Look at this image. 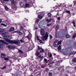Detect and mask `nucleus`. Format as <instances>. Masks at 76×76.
Wrapping results in <instances>:
<instances>
[{"label": "nucleus", "instance_id": "1a4fd4ad", "mask_svg": "<svg viewBox=\"0 0 76 76\" xmlns=\"http://www.w3.org/2000/svg\"><path fill=\"white\" fill-rule=\"evenodd\" d=\"M46 20L47 21V22H48V23H49V22H51V20H52V19L50 18V19L49 20L47 18H46Z\"/></svg>", "mask_w": 76, "mask_h": 76}, {"label": "nucleus", "instance_id": "58836bf2", "mask_svg": "<svg viewBox=\"0 0 76 76\" xmlns=\"http://www.w3.org/2000/svg\"><path fill=\"white\" fill-rule=\"evenodd\" d=\"M41 48L39 47V46H38V50H41V49H42Z\"/></svg>", "mask_w": 76, "mask_h": 76}, {"label": "nucleus", "instance_id": "bf43d9fd", "mask_svg": "<svg viewBox=\"0 0 76 76\" xmlns=\"http://www.w3.org/2000/svg\"><path fill=\"white\" fill-rule=\"evenodd\" d=\"M18 32V31H14V33H15V32Z\"/></svg>", "mask_w": 76, "mask_h": 76}, {"label": "nucleus", "instance_id": "393cba45", "mask_svg": "<svg viewBox=\"0 0 76 76\" xmlns=\"http://www.w3.org/2000/svg\"><path fill=\"white\" fill-rule=\"evenodd\" d=\"M76 37V34H75L73 36L72 38L73 39H74V38H75Z\"/></svg>", "mask_w": 76, "mask_h": 76}, {"label": "nucleus", "instance_id": "13d9d810", "mask_svg": "<svg viewBox=\"0 0 76 76\" xmlns=\"http://www.w3.org/2000/svg\"><path fill=\"white\" fill-rule=\"evenodd\" d=\"M41 57V56L40 55L39 56V58H40V57Z\"/></svg>", "mask_w": 76, "mask_h": 76}, {"label": "nucleus", "instance_id": "4d7b16f0", "mask_svg": "<svg viewBox=\"0 0 76 76\" xmlns=\"http://www.w3.org/2000/svg\"><path fill=\"white\" fill-rule=\"evenodd\" d=\"M51 24H48V26H50V25Z\"/></svg>", "mask_w": 76, "mask_h": 76}, {"label": "nucleus", "instance_id": "4468645a", "mask_svg": "<svg viewBox=\"0 0 76 76\" xmlns=\"http://www.w3.org/2000/svg\"><path fill=\"white\" fill-rule=\"evenodd\" d=\"M7 47L9 48H10V49H13L14 48V47L13 46H11L10 45L8 46H7Z\"/></svg>", "mask_w": 76, "mask_h": 76}, {"label": "nucleus", "instance_id": "20e7f679", "mask_svg": "<svg viewBox=\"0 0 76 76\" xmlns=\"http://www.w3.org/2000/svg\"><path fill=\"white\" fill-rule=\"evenodd\" d=\"M48 32H47L44 37H42V39L43 41H45V40L48 39Z\"/></svg>", "mask_w": 76, "mask_h": 76}, {"label": "nucleus", "instance_id": "5fc2aeb1", "mask_svg": "<svg viewBox=\"0 0 76 76\" xmlns=\"http://www.w3.org/2000/svg\"><path fill=\"white\" fill-rule=\"evenodd\" d=\"M37 39H38V38H39V37H38V36H37Z\"/></svg>", "mask_w": 76, "mask_h": 76}, {"label": "nucleus", "instance_id": "09e8293b", "mask_svg": "<svg viewBox=\"0 0 76 76\" xmlns=\"http://www.w3.org/2000/svg\"><path fill=\"white\" fill-rule=\"evenodd\" d=\"M42 23V22H40L39 23V25H41Z\"/></svg>", "mask_w": 76, "mask_h": 76}, {"label": "nucleus", "instance_id": "3c124183", "mask_svg": "<svg viewBox=\"0 0 76 76\" xmlns=\"http://www.w3.org/2000/svg\"><path fill=\"white\" fill-rule=\"evenodd\" d=\"M45 61H47V59L46 58H45L44 59Z\"/></svg>", "mask_w": 76, "mask_h": 76}, {"label": "nucleus", "instance_id": "603ef678", "mask_svg": "<svg viewBox=\"0 0 76 76\" xmlns=\"http://www.w3.org/2000/svg\"><path fill=\"white\" fill-rule=\"evenodd\" d=\"M42 49V52H44V49Z\"/></svg>", "mask_w": 76, "mask_h": 76}, {"label": "nucleus", "instance_id": "39448f33", "mask_svg": "<svg viewBox=\"0 0 76 76\" xmlns=\"http://www.w3.org/2000/svg\"><path fill=\"white\" fill-rule=\"evenodd\" d=\"M3 43L4 44H8V43H7L6 42H5V41H4V40H2L0 41V50H2V49H3V46L1 45H3Z\"/></svg>", "mask_w": 76, "mask_h": 76}, {"label": "nucleus", "instance_id": "0eeeda50", "mask_svg": "<svg viewBox=\"0 0 76 76\" xmlns=\"http://www.w3.org/2000/svg\"><path fill=\"white\" fill-rule=\"evenodd\" d=\"M42 36H43L45 35V31L43 29H41V32H40Z\"/></svg>", "mask_w": 76, "mask_h": 76}, {"label": "nucleus", "instance_id": "6ab92c4d", "mask_svg": "<svg viewBox=\"0 0 76 76\" xmlns=\"http://www.w3.org/2000/svg\"><path fill=\"white\" fill-rule=\"evenodd\" d=\"M38 17L39 19H42V15H38Z\"/></svg>", "mask_w": 76, "mask_h": 76}, {"label": "nucleus", "instance_id": "ea45409f", "mask_svg": "<svg viewBox=\"0 0 76 76\" xmlns=\"http://www.w3.org/2000/svg\"><path fill=\"white\" fill-rule=\"evenodd\" d=\"M39 21V19H37V23H38Z\"/></svg>", "mask_w": 76, "mask_h": 76}, {"label": "nucleus", "instance_id": "2f4dec72", "mask_svg": "<svg viewBox=\"0 0 76 76\" xmlns=\"http://www.w3.org/2000/svg\"><path fill=\"white\" fill-rule=\"evenodd\" d=\"M1 25H3V26H5V27H6V26H7L5 24H3V23H1Z\"/></svg>", "mask_w": 76, "mask_h": 76}, {"label": "nucleus", "instance_id": "9b49d317", "mask_svg": "<svg viewBox=\"0 0 76 76\" xmlns=\"http://www.w3.org/2000/svg\"><path fill=\"white\" fill-rule=\"evenodd\" d=\"M4 7L6 11H8L9 10V8H8V7H7V6H4Z\"/></svg>", "mask_w": 76, "mask_h": 76}, {"label": "nucleus", "instance_id": "6e6d98bb", "mask_svg": "<svg viewBox=\"0 0 76 76\" xmlns=\"http://www.w3.org/2000/svg\"><path fill=\"white\" fill-rule=\"evenodd\" d=\"M13 10H16V9L14 8Z\"/></svg>", "mask_w": 76, "mask_h": 76}, {"label": "nucleus", "instance_id": "f3484780", "mask_svg": "<svg viewBox=\"0 0 76 76\" xmlns=\"http://www.w3.org/2000/svg\"><path fill=\"white\" fill-rule=\"evenodd\" d=\"M37 40H38V41H39V42L40 43V44H41V43H42V41L41 39H40L38 38L37 39Z\"/></svg>", "mask_w": 76, "mask_h": 76}, {"label": "nucleus", "instance_id": "aec40b11", "mask_svg": "<svg viewBox=\"0 0 76 76\" xmlns=\"http://www.w3.org/2000/svg\"><path fill=\"white\" fill-rule=\"evenodd\" d=\"M18 34L19 35H22L23 34L21 32L19 31L18 32Z\"/></svg>", "mask_w": 76, "mask_h": 76}, {"label": "nucleus", "instance_id": "7c9ffc66", "mask_svg": "<svg viewBox=\"0 0 76 76\" xmlns=\"http://www.w3.org/2000/svg\"><path fill=\"white\" fill-rule=\"evenodd\" d=\"M48 75H49V76H52V73H51V72H50Z\"/></svg>", "mask_w": 76, "mask_h": 76}, {"label": "nucleus", "instance_id": "dca6fc26", "mask_svg": "<svg viewBox=\"0 0 76 76\" xmlns=\"http://www.w3.org/2000/svg\"><path fill=\"white\" fill-rule=\"evenodd\" d=\"M76 43H74L72 45V47L73 48H75V47H76Z\"/></svg>", "mask_w": 76, "mask_h": 76}, {"label": "nucleus", "instance_id": "69168bd1", "mask_svg": "<svg viewBox=\"0 0 76 76\" xmlns=\"http://www.w3.org/2000/svg\"><path fill=\"white\" fill-rule=\"evenodd\" d=\"M0 38H2L1 37H0Z\"/></svg>", "mask_w": 76, "mask_h": 76}, {"label": "nucleus", "instance_id": "72a5a7b5", "mask_svg": "<svg viewBox=\"0 0 76 76\" xmlns=\"http://www.w3.org/2000/svg\"><path fill=\"white\" fill-rule=\"evenodd\" d=\"M72 23H73V24L74 25V26L75 27V26H75V21H73Z\"/></svg>", "mask_w": 76, "mask_h": 76}, {"label": "nucleus", "instance_id": "680f3d73", "mask_svg": "<svg viewBox=\"0 0 76 76\" xmlns=\"http://www.w3.org/2000/svg\"><path fill=\"white\" fill-rule=\"evenodd\" d=\"M40 53H42V51H40Z\"/></svg>", "mask_w": 76, "mask_h": 76}, {"label": "nucleus", "instance_id": "37998d69", "mask_svg": "<svg viewBox=\"0 0 76 76\" xmlns=\"http://www.w3.org/2000/svg\"><path fill=\"white\" fill-rule=\"evenodd\" d=\"M20 42H24V41H23V40H20Z\"/></svg>", "mask_w": 76, "mask_h": 76}, {"label": "nucleus", "instance_id": "473e14b6", "mask_svg": "<svg viewBox=\"0 0 76 76\" xmlns=\"http://www.w3.org/2000/svg\"><path fill=\"white\" fill-rule=\"evenodd\" d=\"M18 51L19 52H20V53H21V54H23V52L22 51H21L20 50H19Z\"/></svg>", "mask_w": 76, "mask_h": 76}, {"label": "nucleus", "instance_id": "a18cd8bd", "mask_svg": "<svg viewBox=\"0 0 76 76\" xmlns=\"http://www.w3.org/2000/svg\"><path fill=\"white\" fill-rule=\"evenodd\" d=\"M51 57H52V55H51V54H50L49 56V57L51 58Z\"/></svg>", "mask_w": 76, "mask_h": 76}, {"label": "nucleus", "instance_id": "a211bd4d", "mask_svg": "<svg viewBox=\"0 0 76 76\" xmlns=\"http://www.w3.org/2000/svg\"><path fill=\"white\" fill-rule=\"evenodd\" d=\"M58 49L59 50V51H61V45H59V46L58 47Z\"/></svg>", "mask_w": 76, "mask_h": 76}, {"label": "nucleus", "instance_id": "6e6552de", "mask_svg": "<svg viewBox=\"0 0 76 76\" xmlns=\"http://www.w3.org/2000/svg\"><path fill=\"white\" fill-rule=\"evenodd\" d=\"M1 57L2 58H5L6 56V55L3 53H1Z\"/></svg>", "mask_w": 76, "mask_h": 76}, {"label": "nucleus", "instance_id": "b1692460", "mask_svg": "<svg viewBox=\"0 0 76 76\" xmlns=\"http://www.w3.org/2000/svg\"><path fill=\"white\" fill-rule=\"evenodd\" d=\"M70 36L69 35L66 34V38H70Z\"/></svg>", "mask_w": 76, "mask_h": 76}, {"label": "nucleus", "instance_id": "5701e85b", "mask_svg": "<svg viewBox=\"0 0 76 76\" xmlns=\"http://www.w3.org/2000/svg\"><path fill=\"white\" fill-rule=\"evenodd\" d=\"M48 17H51V15H51V13H49L48 14Z\"/></svg>", "mask_w": 76, "mask_h": 76}, {"label": "nucleus", "instance_id": "f257e3e1", "mask_svg": "<svg viewBox=\"0 0 76 76\" xmlns=\"http://www.w3.org/2000/svg\"><path fill=\"white\" fill-rule=\"evenodd\" d=\"M71 51H72V49L70 48H68L64 50L63 53L64 54H66L67 55L70 52H71Z\"/></svg>", "mask_w": 76, "mask_h": 76}, {"label": "nucleus", "instance_id": "a19ab883", "mask_svg": "<svg viewBox=\"0 0 76 76\" xmlns=\"http://www.w3.org/2000/svg\"><path fill=\"white\" fill-rule=\"evenodd\" d=\"M75 54H76V52H73L72 53V54L73 55H75Z\"/></svg>", "mask_w": 76, "mask_h": 76}, {"label": "nucleus", "instance_id": "2eb2a0df", "mask_svg": "<svg viewBox=\"0 0 76 76\" xmlns=\"http://www.w3.org/2000/svg\"><path fill=\"white\" fill-rule=\"evenodd\" d=\"M7 33H2V35H3V36H6L7 35Z\"/></svg>", "mask_w": 76, "mask_h": 76}, {"label": "nucleus", "instance_id": "f704fd0d", "mask_svg": "<svg viewBox=\"0 0 76 76\" xmlns=\"http://www.w3.org/2000/svg\"><path fill=\"white\" fill-rule=\"evenodd\" d=\"M49 37H50V38L51 39L53 38V37H52V36H51V35H50L49 36Z\"/></svg>", "mask_w": 76, "mask_h": 76}, {"label": "nucleus", "instance_id": "412c9836", "mask_svg": "<svg viewBox=\"0 0 76 76\" xmlns=\"http://www.w3.org/2000/svg\"><path fill=\"white\" fill-rule=\"evenodd\" d=\"M72 61L74 63H76V58H74L73 60Z\"/></svg>", "mask_w": 76, "mask_h": 76}, {"label": "nucleus", "instance_id": "4c0bfd02", "mask_svg": "<svg viewBox=\"0 0 76 76\" xmlns=\"http://www.w3.org/2000/svg\"><path fill=\"white\" fill-rule=\"evenodd\" d=\"M4 60H9V59H8V58H4Z\"/></svg>", "mask_w": 76, "mask_h": 76}, {"label": "nucleus", "instance_id": "c756f323", "mask_svg": "<svg viewBox=\"0 0 76 76\" xmlns=\"http://www.w3.org/2000/svg\"><path fill=\"white\" fill-rule=\"evenodd\" d=\"M20 5L21 6V7H23V6H25V4H24L23 3L21 4Z\"/></svg>", "mask_w": 76, "mask_h": 76}, {"label": "nucleus", "instance_id": "7ed1b4c3", "mask_svg": "<svg viewBox=\"0 0 76 76\" xmlns=\"http://www.w3.org/2000/svg\"><path fill=\"white\" fill-rule=\"evenodd\" d=\"M10 42H11V44H15L18 46L20 45V42L19 41H16L15 40H12L10 41Z\"/></svg>", "mask_w": 76, "mask_h": 76}, {"label": "nucleus", "instance_id": "052dcab7", "mask_svg": "<svg viewBox=\"0 0 76 76\" xmlns=\"http://www.w3.org/2000/svg\"><path fill=\"white\" fill-rule=\"evenodd\" d=\"M43 58V56H42V57L41 58Z\"/></svg>", "mask_w": 76, "mask_h": 76}, {"label": "nucleus", "instance_id": "8fccbe9b", "mask_svg": "<svg viewBox=\"0 0 76 76\" xmlns=\"http://www.w3.org/2000/svg\"><path fill=\"white\" fill-rule=\"evenodd\" d=\"M1 22H2V20H1V19H0V23H1Z\"/></svg>", "mask_w": 76, "mask_h": 76}, {"label": "nucleus", "instance_id": "c9c22d12", "mask_svg": "<svg viewBox=\"0 0 76 76\" xmlns=\"http://www.w3.org/2000/svg\"><path fill=\"white\" fill-rule=\"evenodd\" d=\"M20 28L22 30L23 29V27L22 26H20Z\"/></svg>", "mask_w": 76, "mask_h": 76}, {"label": "nucleus", "instance_id": "a878e982", "mask_svg": "<svg viewBox=\"0 0 76 76\" xmlns=\"http://www.w3.org/2000/svg\"><path fill=\"white\" fill-rule=\"evenodd\" d=\"M29 6V4H26L25 5V7H28Z\"/></svg>", "mask_w": 76, "mask_h": 76}, {"label": "nucleus", "instance_id": "79ce46f5", "mask_svg": "<svg viewBox=\"0 0 76 76\" xmlns=\"http://www.w3.org/2000/svg\"><path fill=\"white\" fill-rule=\"evenodd\" d=\"M57 19H58V20H60V17H58L57 18Z\"/></svg>", "mask_w": 76, "mask_h": 76}, {"label": "nucleus", "instance_id": "0e129e2a", "mask_svg": "<svg viewBox=\"0 0 76 76\" xmlns=\"http://www.w3.org/2000/svg\"><path fill=\"white\" fill-rule=\"evenodd\" d=\"M35 29H37V28H35Z\"/></svg>", "mask_w": 76, "mask_h": 76}, {"label": "nucleus", "instance_id": "e433bc0d", "mask_svg": "<svg viewBox=\"0 0 76 76\" xmlns=\"http://www.w3.org/2000/svg\"><path fill=\"white\" fill-rule=\"evenodd\" d=\"M29 36H28L26 37V38H28V40H30V39H29Z\"/></svg>", "mask_w": 76, "mask_h": 76}, {"label": "nucleus", "instance_id": "864d4df0", "mask_svg": "<svg viewBox=\"0 0 76 76\" xmlns=\"http://www.w3.org/2000/svg\"><path fill=\"white\" fill-rule=\"evenodd\" d=\"M42 68V69L44 68V66H42V67H41Z\"/></svg>", "mask_w": 76, "mask_h": 76}, {"label": "nucleus", "instance_id": "de8ad7c7", "mask_svg": "<svg viewBox=\"0 0 76 76\" xmlns=\"http://www.w3.org/2000/svg\"><path fill=\"white\" fill-rule=\"evenodd\" d=\"M74 3L75 4H76V1H74Z\"/></svg>", "mask_w": 76, "mask_h": 76}, {"label": "nucleus", "instance_id": "774afa93", "mask_svg": "<svg viewBox=\"0 0 76 76\" xmlns=\"http://www.w3.org/2000/svg\"><path fill=\"white\" fill-rule=\"evenodd\" d=\"M50 66V67H51V65H50V66Z\"/></svg>", "mask_w": 76, "mask_h": 76}, {"label": "nucleus", "instance_id": "e2e57ef3", "mask_svg": "<svg viewBox=\"0 0 76 76\" xmlns=\"http://www.w3.org/2000/svg\"><path fill=\"white\" fill-rule=\"evenodd\" d=\"M24 31H26V29H24Z\"/></svg>", "mask_w": 76, "mask_h": 76}, {"label": "nucleus", "instance_id": "bb28decb", "mask_svg": "<svg viewBox=\"0 0 76 76\" xmlns=\"http://www.w3.org/2000/svg\"><path fill=\"white\" fill-rule=\"evenodd\" d=\"M6 68V66H4L2 68H0V69H5Z\"/></svg>", "mask_w": 76, "mask_h": 76}, {"label": "nucleus", "instance_id": "cd10ccee", "mask_svg": "<svg viewBox=\"0 0 76 76\" xmlns=\"http://www.w3.org/2000/svg\"><path fill=\"white\" fill-rule=\"evenodd\" d=\"M66 12H67L69 15L70 14V11L69 10H66Z\"/></svg>", "mask_w": 76, "mask_h": 76}, {"label": "nucleus", "instance_id": "49530a36", "mask_svg": "<svg viewBox=\"0 0 76 76\" xmlns=\"http://www.w3.org/2000/svg\"><path fill=\"white\" fill-rule=\"evenodd\" d=\"M72 53H69V56H71L72 55Z\"/></svg>", "mask_w": 76, "mask_h": 76}, {"label": "nucleus", "instance_id": "ddd939ff", "mask_svg": "<svg viewBox=\"0 0 76 76\" xmlns=\"http://www.w3.org/2000/svg\"><path fill=\"white\" fill-rule=\"evenodd\" d=\"M14 30H15V28L14 27H12L10 29L9 31L10 32V31H13Z\"/></svg>", "mask_w": 76, "mask_h": 76}, {"label": "nucleus", "instance_id": "4be33fe9", "mask_svg": "<svg viewBox=\"0 0 76 76\" xmlns=\"http://www.w3.org/2000/svg\"><path fill=\"white\" fill-rule=\"evenodd\" d=\"M58 25H57L56 27V31H57V30H58Z\"/></svg>", "mask_w": 76, "mask_h": 76}, {"label": "nucleus", "instance_id": "9d476101", "mask_svg": "<svg viewBox=\"0 0 76 76\" xmlns=\"http://www.w3.org/2000/svg\"><path fill=\"white\" fill-rule=\"evenodd\" d=\"M35 54L37 56V57H38V56H39V55L40 54V53H39L38 51V50H37V52Z\"/></svg>", "mask_w": 76, "mask_h": 76}, {"label": "nucleus", "instance_id": "c03bdc74", "mask_svg": "<svg viewBox=\"0 0 76 76\" xmlns=\"http://www.w3.org/2000/svg\"><path fill=\"white\" fill-rule=\"evenodd\" d=\"M4 1H9V0H3Z\"/></svg>", "mask_w": 76, "mask_h": 76}, {"label": "nucleus", "instance_id": "f03ea898", "mask_svg": "<svg viewBox=\"0 0 76 76\" xmlns=\"http://www.w3.org/2000/svg\"><path fill=\"white\" fill-rule=\"evenodd\" d=\"M61 42H62V41L61 40L58 42V40H56L54 43L53 45L54 47H57L58 45L59 44H61Z\"/></svg>", "mask_w": 76, "mask_h": 76}, {"label": "nucleus", "instance_id": "f8f14e48", "mask_svg": "<svg viewBox=\"0 0 76 76\" xmlns=\"http://www.w3.org/2000/svg\"><path fill=\"white\" fill-rule=\"evenodd\" d=\"M11 1L12 4H13L14 5H16V2L14 0H11Z\"/></svg>", "mask_w": 76, "mask_h": 76}, {"label": "nucleus", "instance_id": "c85d7f7f", "mask_svg": "<svg viewBox=\"0 0 76 76\" xmlns=\"http://www.w3.org/2000/svg\"><path fill=\"white\" fill-rule=\"evenodd\" d=\"M3 32V29L0 28V32L1 33V32Z\"/></svg>", "mask_w": 76, "mask_h": 76}, {"label": "nucleus", "instance_id": "338daca9", "mask_svg": "<svg viewBox=\"0 0 76 76\" xmlns=\"http://www.w3.org/2000/svg\"><path fill=\"white\" fill-rule=\"evenodd\" d=\"M46 63H48V61L46 62Z\"/></svg>", "mask_w": 76, "mask_h": 76}, {"label": "nucleus", "instance_id": "423d86ee", "mask_svg": "<svg viewBox=\"0 0 76 76\" xmlns=\"http://www.w3.org/2000/svg\"><path fill=\"white\" fill-rule=\"evenodd\" d=\"M9 37L7 36H4V39H6V41H7V42H9L10 43H11V42H10V41H12V40H9Z\"/></svg>", "mask_w": 76, "mask_h": 76}]
</instances>
